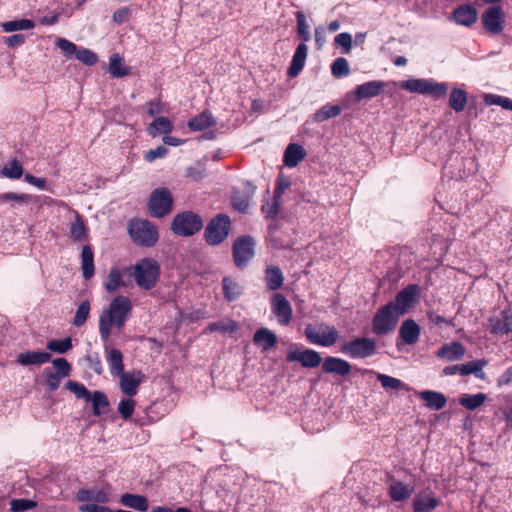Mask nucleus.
Listing matches in <instances>:
<instances>
[{"label":"nucleus","mask_w":512,"mask_h":512,"mask_svg":"<svg viewBox=\"0 0 512 512\" xmlns=\"http://www.w3.org/2000/svg\"><path fill=\"white\" fill-rule=\"evenodd\" d=\"M132 313L130 299L118 295L112 299L107 309H104L99 316V334L103 341L108 340L112 328L122 329Z\"/></svg>","instance_id":"nucleus-1"},{"label":"nucleus","mask_w":512,"mask_h":512,"mask_svg":"<svg viewBox=\"0 0 512 512\" xmlns=\"http://www.w3.org/2000/svg\"><path fill=\"white\" fill-rule=\"evenodd\" d=\"M296 21H297V35L302 40L300 44L297 45L295 52L292 56V60L287 70V75L290 78L297 77L300 72L303 70L305 61L307 58L308 47L306 42H309L311 39L309 33V25L306 21L305 15L303 12L296 13Z\"/></svg>","instance_id":"nucleus-2"},{"label":"nucleus","mask_w":512,"mask_h":512,"mask_svg":"<svg viewBox=\"0 0 512 512\" xmlns=\"http://www.w3.org/2000/svg\"><path fill=\"white\" fill-rule=\"evenodd\" d=\"M295 223L286 218H275L268 224V239L273 247L278 249H292L296 244Z\"/></svg>","instance_id":"nucleus-3"},{"label":"nucleus","mask_w":512,"mask_h":512,"mask_svg":"<svg viewBox=\"0 0 512 512\" xmlns=\"http://www.w3.org/2000/svg\"><path fill=\"white\" fill-rule=\"evenodd\" d=\"M131 276L142 290L153 289L160 278V265L153 258H143L131 268Z\"/></svg>","instance_id":"nucleus-4"},{"label":"nucleus","mask_w":512,"mask_h":512,"mask_svg":"<svg viewBox=\"0 0 512 512\" xmlns=\"http://www.w3.org/2000/svg\"><path fill=\"white\" fill-rule=\"evenodd\" d=\"M132 241L141 247H153L159 240L157 227L149 220L133 218L127 225Z\"/></svg>","instance_id":"nucleus-5"},{"label":"nucleus","mask_w":512,"mask_h":512,"mask_svg":"<svg viewBox=\"0 0 512 512\" xmlns=\"http://www.w3.org/2000/svg\"><path fill=\"white\" fill-rule=\"evenodd\" d=\"M203 227L202 216L190 210L177 213L170 224V230L174 235L185 238L199 233Z\"/></svg>","instance_id":"nucleus-6"},{"label":"nucleus","mask_w":512,"mask_h":512,"mask_svg":"<svg viewBox=\"0 0 512 512\" xmlns=\"http://www.w3.org/2000/svg\"><path fill=\"white\" fill-rule=\"evenodd\" d=\"M232 228L231 219L227 214L219 213L207 223L204 239L209 246L222 244L229 236Z\"/></svg>","instance_id":"nucleus-7"},{"label":"nucleus","mask_w":512,"mask_h":512,"mask_svg":"<svg viewBox=\"0 0 512 512\" xmlns=\"http://www.w3.org/2000/svg\"><path fill=\"white\" fill-rule=\"evenodd\" d=\"M401 89L410 93L420 95H430L434 98H441L447 94V83H437L433 79L427 78H412L402 81L400 84Z\"/></svg>","instance_id":"nucleus-8"},{"label":"nucleus","mask_w":512,"mask_h":512,"mask_svg":"<svg viewBox=\"0 0 512 512\" xmlns=\"http://www.w3.org/2000/svg\"><path fill=\"white\" fill-rule=\"evenodd\" d=\"M398 312L392 307V301L377 309L372 318V332L383 336L394 331L399 321Z\"/></svg>","instance_id":"nucleus-9"},{"label":"nucleus","mask_w":512,"mask_h":512,"mask_svg":"<svg viewBox=\"0 0 512 512\" xmlns=\"http://www.w3.org/2000/svg\"><path fill=\"white\" fill-rule=\"evenodd\" d=\"M340 352L350 359H365L376 354L377 343L371 337H355L346 341L341 346Z\"/></svg>","instance_id":"nucleus-10"},{"label":"nucleus","mask_w":512,"mask_h":512,"mask_svg":"<svg viewBox=\"0 0 512 512\" xmlns=\"http://www.w3.org/2000/svg\"><path fill=\"white\" fill-rule=\"evenodd\" d=\"M173 196L168 188L153 190L148 198V210L152 217L163 218L173 209Z\"/></svg>","instance_id":"nucleus-11"},{"label":"nucleus","mask_w":512,"mask_h":512,"mask_svg":"<svg viewBox=\"0 0 512 512\" xmlns=\"http://www.w3.org/2000/svg\"><path fill=\"white\" fill-rule=\"evenodd\" d=\"M232 256L235 266L244 269L254 257V239L243 235L235 239L232 245Z\"/></svg>","instance_id":"nucleus-12"},{"label":"nucleus","mask_w":512,"mask_h":512,"mask_svg":"<svg viewBox=\"0 0 512 512\" xmlns=\"http://www.w3.org/2000/svg\"><path fill=\"white\" fill-rule=\"evenodd\" d=\"M420 293L421 287L418 284H409L396 294L392 307L399 315H404L418 302Z\"/></svg>","instance_id":"nucleus-13"},{"label":"nucleus","mask_w":512,"mask_h":512,"mask_svg":"<svg viewBox=\"0 0 512 512\" xmlns=\"http://www.w3.org/2000/svg\"><path fill=\"white\" fill-rule=\"evenodd\" d=\"M294 349H290L286 353V361L289 363L299 362L303 368H316L321 362L320 354L309 348L302 349L297 345H293Z\"/></svg>","instance_id":"nucleus-14"},{"label":"nucleus","mask_w":512,"mask_h":512,"mask_svg":"<svg viewBox=\"0 0 512 512\" xmlns=\"http://www.w3.org/2000/svg\"><path fill=\"white\" fill-rule=\"evenodd\" d=\"M56 45L66 57L75 55L76 59L85 65L92 66L98 61L97 55L87 48L78 49L77 45L65 38H57Z\"/></svg>","instance_id":"nucleus-15"},{"label":"nucleus","mask_w":512,"mask_h":512,"mask_svg":"<svg viewBox=\"0 0 512 512\" xmlns=\"http://www.w3.org/2000/svg\"><path fill=\"white\" fill-rule=\"evenodd\" d=\"M481 22L486 31L493 35L500 34L505 26V13L501 6L488 7L481 16Z\"/></svg>","instance_id":"nucleus-16"},{"label":"nucleus","mask_w":512,"mask_h":512,"mask_svg":"<svg viewBox=\"0 0 512 512\" xmlns=\"http://www.w3.org/2000/svg\"><path fill=\"white\" fill-rule=\"evenodd\" d=\"M271 312L281 326H288L293 318V310L287 298L279 292L274 293L270 299Z\"/></svg>","instance_id":"nucleus-17"},{"label":"nucleus","mask_w":512,"mask_h":512,"mask_svg":"<svg viewBox=\"0 0 512 512\" xmlns=\"http://www.w3.org/2000/svg\"><path fill=\"white\" fill-rule=\"evenodd\" d=\"M325 328L327 331L320 335L312 324H307L304 329V335L307 341L311 344L323 347L334 345L339 337L337 329L332 325H326Z\"/></svg>","instance_id":"nucleus-18"},{"label":"nucleus","mask_w":512,"mask_h":512,"mask_svg":"<svg viewBox=\"0 0 512 512\" xmlns=\"http://www.w3.org/2000/svg\"><path fill=\"white\" fill-rule=\"evenodd\" d=\"M421 334V328L413 319H406L402 322L398 337L396 338V347L402 351L403 345H414L418 342Z\"/></svg>","instance_id":"nucleus-19"},{"label":"nucleus","mask_w":512,"mask_h":512,"mask_svg":"<svg viewBox=\"0 0 512 512\" xmlns=\"http://www.w3.org/2000/svg\"><path fill=\"white\" fill-rule=\"evenodd\" d=\"M488 330L495 336H505L512 333V309L502 310L498 316L488 319Z\"/></svg>","instance_id":"nucleus-20"},{"label":"nucleus","mask_w":512,"mask_h":512,"mask_svg":"<svg viewBox=\"0 0 512 512\" xmlns=\"http://www.w3.org/2000/svg\"><path fill=\"white\" fill-rule=\"evenodd\" d=\"M485 365V360H475L465 364L449 365L443 369V374L446 376L455 375L457 373L462 376L473 374L478 379H484L485 373L483 372V368Z\"/></svg>","instance_id":"nucleus-21"},{"label":"nucleus","mask_w":512,"mask_h":512,"mask_svg":"<svg viewBox=\"0 0 512 512\" xmlns=\"http://www.w3.org/2000/svg\"><path fill=\"white\" fill-rule=\"evenodd\" d=\"M387 87V83L382 80H371L357 85L353 90L355 100L360 102L364 99H372L382 94Z\"/></svg>","instance_id":"nucleus-22"},{"label":"nucleus","mask_w":512,"mask_h":512,"mask_svg":"<svg viewBox=\"0 0 512 512\" xmlns=\"http://www.w3.org/2000/svg\"><path fill=\"white\" fill-rule=\"evenodd\" d=\"M452 19L457 25L471 27L477 21V10L469 3L459 5L452 12Z\"/></svg>","instance_id":"nucleus-23"},{"label":"nucleus","mask_w":512,"mask_h":512,"mask_svg":"<svg viewBox=\"0 0 512 512\" xmlns=\"http://www.w3.org/2000/svg\"><path fill=\"white\" fill-rule=\"evenodd\" d=\"M440 503V499L431 491L426 494L418 493L412 500V510L413 512H432Z\"/></svg>","instance_id":"nucleus-24"},{"label":"nucleus","mask_w":512,"mask_h":512,"mask_svg":"<svg viewBox=\"0 0 512 512\" xmlns=\"http://www.w3.org/2000/svg\"><path fill=\"white\" fill-rule=\"evenodd\" d=\"M351 364L339 357L327 356L322 363L323 373H335L339 376H346L351 371Z\"/></svg>","instance_id":"nucleus-25"},{"label":"nucleus","mask_w":512,"mask_h":512,"mask_svg":"<svg viewBox=\"0 0 512 512\" xmlns=\"http://www.w3.org/2000/svg\"><path fill=\"white\" fill-rule=\"evenodd\" d=\"M76 499L80 502L107 503L110 500L109 493L105 489L97 487L82 488L76 494Z\"/></svg>","instance_id":"nucleus-26"},{"label":"nucleus","mask_w":512,"mask_h":512,"mask_svg":"<svg viewBox=\"0 0 512 512\" xmlns=\"http://www.w3.org/2000/svg\"><path fill=\"white\" fill-rule=\"evenodd\" d=\"M415 393L425 402V406L430 410H441L447 404V397L442 392L424 390Z\"/></svg>","instance_id":"nucleus-27"},{"label":"nucleus","mask_w":512,"mask_h":512,"mask_svg":"<svg viewBox=\"0 0 512 512\" xmlns=\"http://www.w3.org/2000/svg\"><path fill=\"white\" fill-rule=\"evenodd\" d=\"M465 354V347L462 343L453 341L443 344L437 351L436 356L448 361L460 360Z\"/></svg>","instance_id":"nucleus-28"},{"label":"nucleus","mask_w":512,"mask_h":512,"mask_svg":"<svg viewBox=\"0 0 512 512\" xmlns=\"http://www.w3.org/2000/svg\"><path fill=\"white\" fill-rule=\"evenodd\" d=\"M51 360V354L41 351H27L18 354L16 362L22 366L42 365Z\"/></svg>","instance_id":"nucleus-29"},{"label":"nucleus","mask_w":512,"mask_h":512,"mask_svg":"<svg viewBox=\"0 0 512 512\" xmlns=\"http://www.w3.org/2000/svg\"><path fill=\"white\" fill-rule=\"evenodd\" d=\"M306 156L305 149L296 143H290L283 155V163L286 167H296Z\"/></svg>","instance_id":"nucleus-30"},{"label":"nucleus","mask_w":512,"mask_h":512,"mask_svg":"<svg viewBox=\"0 0 512 512\" xmlns=\"http://www.w3.org/2000/svg\"><path fill=\"white\" fill-rule=\"evenodd\" d=\"M414 486L406 484L402 481L394 482L388 487V495L393 502H403L411 497L414 493Z\"/></svg>","instance_id":"nucleus-31"},{"label":"nucleus","mask_w":512,"mask_h":512,"mask_svg":"<svg viewBox=\"0 0 512 512\" xmlns=\"http://www.w3.org/2000/svg\"><path fill=\"white\" fill-rule=\"evenodd\" d=\"M264 281L268 290L276 291L280 289L284 283L281 269L275 265L268 266L264 271Z\"/></svg>","instance_id":"nucleus-32"},{"label":"nucleus","mask_w":512,"mask_h":512,"mask_svg":"<svg viewBox=\"0 0 512 512\" xmlns=\"http://www.w3.org/2000/svg\"><path fill=\"white\" fill-rule=\"evenodd\" d=\"M174 129L173 122L167 117H157L147 128V133L152 138L158 137L163 134L164 136L170 134Z\"/></svg>","instance_id":"nucleus-33"},{"label":"nucleus","mask_w":512,"mask_h":512,"mask_svg":"<svg viewBox=\"0 0 512 512\" xmlns=\"http://www.w3.org/2000/svg\"><path fill=\"white\" fill-rule=\"evenodd\" d=\"M81 270L84 279L89 280L95 273L94 253L89 245H84L81 251Z\"/></svg>","instance_id":"nucleus-34"},{"label":"nucleus","mask_w":512,"mask_h":512,"mask_svg":"<svg viewBox=\"0 0 512 512\" xmlns=\"http://www.w3.org/2000/svg\"><path fill=\"white\" fill-rule=\"evenodd\" d=\"M120 502L122 505L140 511L146 512L149 508L148 499L145 496L125 493L121 496Z\"/></svg>","instance_id":"nucleus-35"},{"label":"nucleus","mask_w":512,"mask_h":512,"mask_svg":"<svg viewBox=\"0 0 512 512\" xmlns=\"http://www.w3.org/2000/svg\"><path fill=\"white\" fill-rule=\"evenodd\" d=\"M110 372L114 376H119L124 373L123 355L117 348H112L106 357Z\"/></svg>","instance_id":"nucleus-36"},{"label":"nucleus","mask_w":512,"mask_h":512,"mask_svg":"<svg viewBox=\"0 0 512 512\" xmlns=\"http://www.w3.org/2000/svg\"><path fill=\"white\" fill-rule=\"evenodd\" d=\"M88 402L92 403L94 416L100 417L107 413L109 408V400L105 393L101 391H94Z\"/></svg>","instance_id":"nucleus-37"},{"label":"nucleus","mask_w":512,"mask_h":512,"mask_svg":"<svg viewBox=\"0 0 512 512\" xmlns=\"http://www.w3.org/2000/svg\"><path fill=\"white\" fill-rule=\"evenodd\" d=\"M468 94L464 89L454 88L449 95V106L456 113L462 112L467 104Z\"/></svg>","instance_id":"nucleus-38"},{"label":"nucleus","mask_w":512,"mask_h":512,"mask_svg":"<svg viewBox=\"0 0 512 512\" xmlns=\"http://www.w3.org/2000/svg\"><path fill=\"white\" fill-rule=\"evenodd\" d=\"M215 124V119L210 112L204 111L188 121V127L193 131H201Z\"/></svg>","instance_id":"nucleus-39"},{"label":"nucleus","mask_w":512,"mask_h":512,"mask_svg":"<svg viewBox=\"0 0 512 512\" xmlns=\"http://www.w3.org/2000/svg\"><path fill=\"white\" fill-rule=\"evenodd\" d=\"M70 238L75 242L83 241L87 238V228L81 215L76 212L75 220L70 225Z\"/></svg>","instance_id":"nucleus-40"},{"label":"nucleus","mask_w":512,"mask_h":512,"mask_svg":"<svg viewBox=\"0 0 512 512\" xmlns=\"http://www.w3.org/2000/svg\"><path fill=\"white\" fill-rule=\"evenodd\" d=\"M222 287L224 296L228 301L236 300L243 292L242 286L228 276L222 279Z\"/></svg>","instance_id":"nucleus-41"},{"label":"nucleus","mask_w":512,"mask_h":512,"mask_svg":"<svg viewBox=\"0 0 512 512\" xmlns=\"http://www.w3.org/2000/svg\"><path fill=\"white\" fill-rule=\"evenodd\" d=\"M120 377V388L124 394L129 397H133L137 394L138 387L140 385V379L135 378L134 376L123 373L119 375Z\"/></svg>","instance_id":"nucleus-42"},{"label":"nucleus","mask_w":512,"mask_h":512,"mask_svg":"<svg viewBox=\"0 0 512 512\" xmlns=\"http://www.w3.org/2000/svg\"><path fill=\"white\" fill-rule=\"evenodd\" d=\"M209 332H219L221 334H232L238 330V324L228 318L212 322L207 326Z\"/></svg>","instance_id":"nucleus-43"},{"label":"nucleus","mask_w":512,"mask_h":512,"mask_svg":"<svg viewBox=\"0 0 512 512\" xmlns=\"http://www.w3.org/2000/svg\"><path fill=\"white\" fill-rule=\"evenodd\" d=\"M341 113V108L338 105L325 104L320 107L313 115V120L317 123L324 122L328 119L337 117Z\"/></svg>","instance_id":"nucleus-44"},{"label":"nucleus","mask_w":512,"mask_h":512,"mask_svg":"<svg viewBox=\"0 0 512 512\" xmlns=\"http://www.w3.org/2000/svg\"><path fill=\"white\" fill-rule=\"evenodd\" d=\"M486 394H464L459 398V404L469 411L479 408L486 400Z\"/></svg>","instance_id":"nucleus-45"},{"label":"nucleus","mask_w":512,"mask_h":512,"mask_svg":"<svg viewBox=\"0 0 512 512\" xmlns=\"http://www.w3.org/2000/svg\"><path fill=\"white\" fill-rule=\"evenodd\" d=\"M377 380L381 383L383 388L393 389V390H403L410 391L412 388L404 383L402 380L386 375V374H377Z\"/></svg>","instance_id":"nucleus-46"},{"label":"nucleus","mask_w":512,"mask_h":512,"mask_svg":"<svg viewBox=\"0 0 512 512\" xmlns=\"http://www.w3.org/2000/svg\"><path fill=\"white\" fill-rule=\"evenodd\" d=\"M277 343L276 334L268 328H258V344L262 346L263 351H268Z\"/></svg>","instance_id":"nucleus-47"},{"label":"nucleus","mask_w":512,"mask_h":512,"mask_svg":"<svg viewBox=\"0 0 512 512\" xmlns=\"http://www.w3.org/2000/svg\"><path fill=\"white\" fill-rule=\"evenodd\" d=\"M109 71L114 77L120 78L129 73V68L123 64V60L118 54H113L110 57Z\"/></svg>","instance_id":"nucleus-48"},{"label":"nucleus","mask_w":512,"mask_h":512,"mask_svg":"<svg viewBox=\"0 0 512 512\" xmlns=\"http://www.w3.org/2000/svg\"><path fill=\"white\" fill-rule=\"evenodd\" d=\"M5 32H14L20 30H30L35 27V23L30 19H18L7 21L2 25Z\"/></svg>","instance_id":"nucleus-49"},{"label":"nucleus","mask_w":512,"mask_h":512,"mask_svg":"<svg viewBox=\"0 0 512 512\" xmlns=\"http://www.w3.org/2000/svg\"><path fill=\"white\" fill-rule=\"evenodd\" d=\"M72 339L70 337H66L64 339H52L47 342V349L59 354H64L72 349Z\"/></svg>","instance_id":"nucleus-50"},{"label":"nucleus","mask_w":512,"mask_h":512,"mask_svg":"<svg viewBox=\"0 0 512 512\" xmlns=\"http://www.w3.org/2000/svg\"><path fill=\"white\" fill-rule=\"evenodd\" d=\"M122 285V276L118 268L113 267L110 269L107 281L105 282V289L109 293H113L118 290Z\"/></svg>","instance_id":"nucleus-51"},{"label":"nucleus","mask_w":512,"mask_h":512,"mask_svg":"<svg viewBox=\"0 0 512 512\" xmlns=\"http://www.w3.org/2000/svg\"><path fill=\"white\" fill-rule=\"evenodd\" d=\"M90 309L91 305L88 300H84L80 303L73 319L74 326L81 327L85 324L89 317Z\"/></svg>","instance_id":"nucleus-52"},{"label":"nucleus","mask_w":512,"mask_h":512,"mask_svg":"<svg viewBox=\"0 0 512 512\" xmlns=\"http://www.w3.org/2000/svg\"><path fill=\"white\" fill-rule=\"evenodd\" d=\"M1 175L9 179H19L23 175V167L17 159H14L2 168Z\"/></svg>","instance_id":"nucleus-53"},{"label":"nucleus","mask_w":512,"mask_h":512,"mask_svg":"<svg viewBox=\"0 0 512 512\" xmlns=\"http://www.w3.org/2000/svg\"><path fill=\"white\" fill-rule=\"evenodd\" d=\"M66 388L73 393L78 399H84L85 401H89L92 392H90L85 385L69 380L66 383Z\"/></svg>","instance_id":"nucleus-54"},{"label":"nucleus","mask_w":512,"mask_h":512,"mask_svg":"<svg viewBox=\"0 0 512 512\" xmlns=\"http://www.w3.org/2000/svg\"><path fill=\"white\" fill-rule=\"evenodd\" d=\"M350 68L346 58L338 57L331 64V73L334 77L340 78L349 74Z\"/></svg>","instance_id":"nucleus-55"},{"label":"nucleus","mask_w":512,"mask_h":512,"mask_svg":"<svg viewBox=\"0 0 512 512\" xmlns=\"http://www.w3.org/2000/svg\"><path fill=\"white\" fill-rule=\"evenodd\" d=\"M426 316L429 323L436 327L442 328L455 326L453 318H445L435 311H427Z\"/></svg>","instance_id":"nucleus-56"},{"label":"nucleus","mask_w":512,"mask_h":512,"mask_svg":"<svg viewBox=\"0 0 512 512\" xmlns=\"http://www.w3.org/2000/svg\"><path fill=\"white\" fill-rule=\"evenodd\" d=\"M281 207V199H276L272 196L271 202H266L262 205V212L265 214L266 218L272 221L275 218H280L278 216L279 210Z\"/></svg>","instance_id":"nucleus-57"},{"label":"nucleus","mask_w":512,"mask_h":512,"mask_svg":"<svg viewBox=\"0 0 512 512\" xmlns=\"http://www.w3.org/2000/svg\"><path fill=\"white\" fill-rule=\"evenodd\" d=\"M291 186V180L288 176H285L282 172L278 174L275 181V188L273 196L276 199H281L284 192Z\"/></svg>","instance_id":"nucleus-58"},{"label":"nucleus","mask_w":512,"mask_h":512,"mask_svg":"<svg viewBox=\"0 0 512 512\" xmlns=\"http://www.w3.org/2000/svg\"><path fill=\"white\" fill-rule=\"evenodd\" d=\"M136 402L130 398L122 399L118 405V412L124 420H128L134 413Z\"/></svg>","instance_id":"nucleus-59"},{"label":"nucleus","mask_w":512,"mask_h":512,"mask_svg":"<svg viewBox=\"0 0 512 512\" xmlns=\"http://www.w3.org/2000/svg\"><path fill=\"white\" fill-rule=\"evenodd\" d=\"M36 502L29 499H14L10 503V510L12 512H25L36 507Z\"/></svg>","instance_id":"nucleus-60"},{"label":"nucleus","mask_w":512,"mask_h":512,"mask_svg":"<svg viewBox=\"0 0 512 512\" xmlns=\"http://www.w3.org/2000/svg\"><path fill=\"white\" fill-rule=\"evenodd\" d=\"M334 43L342 47V53L347 54L352 48V36L348 32H342L335 37Z\"/></svg>","instance_id":"nucleus-61"},{"label":"nucleus","mask_w":512,"mask_h":512,"mask_svg":"<svg viewBox=\"0 0 512 512\" xmlns=\"http://www.w3.org/2000/svg\"><path fill=\"white\" fill-rule=\"evenodd\" d=\"M232 206L239 212H246L249 206L248 199L240 192H234L231 198Z\"/></svg>","instance_id":"nucleus-62"},{"label":"nucleus","mask_w":512,"mask_h":512,"mask_svg":"<svg viewBox=\"0 0 512 512\" xmlns=\"http://www.w3.org/2000/svg\"><path fill=\"white\" fill-rule=\"evenodd\" d=\"M55 368L54 373L61 377H66L71 371V365L65 358H56L52 361Z\"/></svg>","instance_id":"nucleus-63"},{"label":"nucleus","mask_w":512,"mask_h":512,"mask_svg":"<svg viewBox=\"0 0 512 512\" xmlns=\"http://www.w3.org/2000/svg\"><path fill=\"white\" fill-rule=\"evenodd\" d=\"M44 374H45V382H46L49 390L56 391L60 386L62 377L59 376V374H55L54 371H52L51 369H46L44 371Z\"/></svg>","instance_id":"nucleus-64"}]
</instances>
